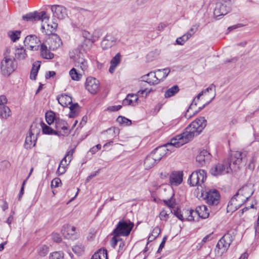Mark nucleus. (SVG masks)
<instances>
[{
  "mask_svg": "<svg viewBox=\"0 0 259 259\" xmlns=\"http://www.w3.org/2000/svg\"><path fill=\"white\" fill-rule=\"evenodd\" d=\"M198 25H193L186 33L190 37L196 32Z\"/></svg>",
  "mask_w": 259,
  "mask_h": 259,
  "instance_id": "13d9d810",
  "label": "nucleus"
},
{
  "mask_svg": "<svg viewBox=\"0 0 259 259\" xmlns=\"http://www.w3.org/2000/svg\"><path fill=\"white\" fill-rule=\"evenodd\" d=\"M210 153L205 150L201 151L196 157V162L197 166L202 167L207 164L210 160Z\"/></svg>",
  "mask_w": 259,
  "mask_h": 259,
  "instance_id": "f3484780",
  "label": "nucleus"
},
{
  "mask_svg": "<svg viewBox=\"0 0 259 259\" xmlns=\"http://www.w3.org/2000/svg\"><path fill=\"white\" fill-rule=\"evenodd\" d=\"M40 129L36 124H32L28 135L26 136L24 146L26 149H30L35 145L37 136L39 134Z\"/></svg>",
  "mask_w": 259,
  "mask_h": 259,
  "instance_id": "9b49d317",
  "label": "nucleus"
},
{
  "mask_svg": "<svg viewBox=\"0 0 259 259\" xmlns=\"http://www.w3.org/2000/svg\"><path fill=\"white\" fill-rule=\"evenodd\" d=\"M73 153H74V150L71 149L69 151L67 152V153L66 154L65 157H64V158H66V159H67V160H69V163H70L72 160V157Z\"/></svg>",
  "mask_w": 259,
  "mask_h": 259,
  "instance_id": "bf43d9fd",
  "label": "nucleus"
},
{
  "mask_svg": "<svg viewBox=\"0 0 259 259\" xmlns=\"http://www.w3.org/2000/svg\"><path fill=\"white\" fill-rule=\"evenodd\" d=\"M16 68L15 59L9 56H5L1 62V70L3 75L8 76Z\"/></svg>",
  "mask_w": 259,
  "mask_h": 259,
  "instance_id": "9d476101",
  "label": "nucleus"
},
{
  "mask_svg": "<svg viewBox=\"0 0 259 259\" xmlns=\"http://www.w3.org/2000/svg\"><path fill=\"white\" fill-rule=\"evenodd\" d=\"M40 66V64L39 62H35L33 63L30 75V79L33 80H35L36 79V76L37 74Z\"/></svg>",
  "mask_w": 259,
  "mask_h": 259,
  "instance_id": "f704fd0d",
  "label": "nucleus"
},
{
  "mask_svg": "<svg viewBox=\"0 0 259 259\" xmlns=\"http://www.w3.org/2000/svg\"><path fill=\"white\" fill-rule=\"evenodd\" d=\"M56 128L57 132L58 135H59L58 133L60 132V130H62L63 131H65L67 130V123L62 120H56Z\"/></svg>",
  "mask_w": 259,
  "mask_h": 259,
  "instance_id": "c9c22d12",
  "label": "nucleus"
},
{
  "mask_svg": "<svg viewBox=\"0 0 259 259\" xmlns=\"http://www.w3.org/2000/svg\"><path fill=\"white\" fill-rule=\"evenodd\" d=\"M72 250L75 253L79 255L83 251V247L81 245H75L73 247Z\"/></svg>",
  "mask_w": 259,
  "mask_h": 259,
  "instance_id": "3c124183",
  "label": "nucleus"
},
{
  "mask_svg": "<svg viewBox=\"0 0 259 259\" xmlns=\"http://www.w3.org/2000/svg\"><path fill=\"white\" fill-rule=\"evenodd\" d=\"M253 193L252 186L251 185H245L240 188L236 193V196H240L245 201L252 195Z\"/></svg>",
  "mask_w": 259,
  "mask_h": 259,
  "instance_id": "412c9836",
  "label": "nucleus"
},
{
  "mask_svg": "<svg viewBox=\"0 0 259 259\" xmlns=\"http://www.w3.org/2000/svg\"><path fill=\"white\" fill-rule=\"evenodd\" d=\"M248 157L249 163L248 167L250 170L254 169L255 166V162L257 159V155L255 154L249 153L246 151L243 152L236 151L232 153L231 156V161L232 162L234 165V168H239L240 165L242 163L245 164L247 161L246 157Z\"/></svg>",
  "mask_w": 259,
  "mask_h": 259,
  "instance_id": "20e7f679",
  "label": "nucleus"
},
{
  "mask_svg": "<svg viewBox=\"0 0 259 259\" xmlns=\"http://www.w3.org/2000/svg\"><path fill=\"white\" fill-rule=\"evenodd\" d=\"M211 236V234H209L205 236L201 241V245H203L207 241L209 240V239Z\"/></svg>",
  "mask_w": 259,
  "mask_h": 259,
  "instance_id": "774afa93",
  "label": "nucleus"
},
{
  "mask_svg": "<svg viewBox=\"0 0 259 259\" xmlns=\"http://www.w3.org/2000/svg\"><path fill=\"white\" fill-rule=\"evenodd\" d=\"M178 92V86L177 85H175L165 91L164 97L166 98L171 97L176 94Z\"/></svg>",
  "mask_w": 259,
  "mask_h": 259,
  "instance_id": "a19ab883",
  "label": "nucleus"
},
{
  "mask_svg": "<svg viewBox=\"0 0 259 259\" xmlns=\"http://www.w3.org/2000/svg\"><path fill=\"white\" fill-rule=\"evenodd\" d=\"M165 155L163 149L156 148L145 158L144 161L145 168L146 169H151Z\"/></svg>",
  "mask_w": 259,
  "mask_h": 259,
  "instance_id": "423d86ee",
  "label": "nucleus"
},
{
  "mask_svg": "<svg viewBox=\"0 0 259 259\" xmlns=\"http://www.w3.org/2000/svg\"><path fill=\"white\" fill-rule=\"evenodd\" d=\"M206 172L203 169H198L193 172L188 180V182L191 186H198L202 195H204V182L206 179Z\"/></svg>",
  "mask_w": 259,
  "mask_h": 259,
  "instance_id": "39448f33",
  "label": "nucleus"
},
{
  "mask_svg": "<svg viewBox=\"0 0 259 259\" xmlns=\"http://www.w3.org/2000/svg\"><path fill=\"white\" fill-rule=\"evenodd\" d=\"M21 31L19 30H10L8 32V35L13 42L17 41L20 36Z\"/></svg>",
  "mask_w": 259,
  "mask_h": 259,
  "instance_id": "58836bf2",
  "label": "nucleus"
},
{
  "mask_svg": "<svg viewBox=\"0 0 259 259\" xmlns=\"http://www.w3.org/2000/svg\"><path fill=\"white\" fill-rule=\"evenodd\" d=\"M61 233L65 238L73 239L75 238L76 228L68 224L64 225L61 229Z\"/></svg>",
  "mask_w": 259,
  "mask_h": 259,
  "instance_id": "b1692460",
  "label": "nucleus"
},
{
  "mask_svg": "<svg viewBox=\"0 0 259 259\" xmlns=\"http://www.w3.org/2000/svg\"><path fill=\"white\" fill-rule=\"evenodd\" d=\"M117 42V38L112 35H106L101 43L103 50H108L115 46Z\"/></svg>",
  "mask_w": 259,
  "mask_h": 259,
  "instance_id": "5701e85b",
  "label": "nucleus"
},
{
  "mask_svg": "<svg viewBox=\"0 0 259 259\" xmlns=\"http://www.w3.org/2000/svg\"><path fill=\"white\" fill-rule=\"evenodd\" d=\"M50 259H63L64 253L62 251H55L50 255Z\"/></svg>",
  "mask_w": 259,
  "mask_h": 259,
  "instance_id": "09e8293b",
  "label": "nucleus"
},
{
  "mask_svg": "<svg viewBox=\"0 0 259 259\" xmlns=\"http://www.w3.org/2000/svg\"><path fill=\"white\" fill-rule=\"evenodd\" d=\"M141 80L147 82L150 85L158 84V79L155 72H150L141 77Z\"/></svg>",
  "mask_w": 259,
  "mask_h": 259,
  "instance_id": "bb28decb",
  "label": "nucleus"
},
{
  "mask_svg": "<svg viewBox=\"0 0 259 259\" xmlns=\"http://www.w3.org/2000/svg\"><path fill=\"white\" fill-rule=\"evenodd\" d=\"M44 43L48 46L50 50L52 51L57 49L62 45L60 38L56 34L50 36Z\"/></svg>",
  "mask_w": 259,
  "mask_h": 259,
  "instance_id": "aec40b11",
  "label": "nucleus"
},
{
  "mask_svg": "<svg viewBox=\"0 0 259 259\" xmlns=\"http://www.w3.org/2000/svg\"><path fill=\"white\" fill-rule=\"evenodd\" d=\"M234 165L231 161V158L228 162H224L223 164H218L213 167L210 170V174L214 176L220 175L228 174L234 168Z\"/></svg>",
  "mask_w": 259,
  "mask_h": 259,
  "instance_id": "1a4fd4ad",
  "label": "nucleus"
},
{
  "mask_svg": "<svg viewBox=\"0 0 259 259\" xmlns=\"http://www.w3.org/2000/svg\"><path fill=\"white\" fill-rule=\"evenodd\" d=\"M7 102L6 97L5 96H0V107L4 106Z\"/></svg>",
  "mask_w": 259,
  "mask_h": 259,
  "instance_id": "69168bd1",
  "label": "nucleus"
},
{
  "mask_svg": "<svg viewBox=\"0 0 259 259\" xmlns=\"http://www.w3.org/2000/svg\"><path fill=\"white\" fill-rule=\"evenodd\" d=\"M190 38V37L187 33H185L179 37V45H183Z\"/></svg>",
  "mask_w": 259,
  "mask_h": 259,
  "instance_id": "6e6d98bb",
  "label": "nucleus"
},
{
  "mask_svg": "<svg viewBox=\"0 0 259 259\" xmlns=\"http://www.w3.org/2000/svg\"><path fill=\"white\" fill-rule=\"evenodd\" d=\"M166 27V25L164 23H160L157 26V29L159 31H161Z\"/></svg>",
  "mask_w": 259,
  "mask_h": 259,
  "instance_id": "338daca9",
  "label": "nucleus"
},
{
  "mask_svg": "<svg viewBox=\"0 0 259 259\" xmlns=\"http://www.w3.org/2000/svg\"><path fill=\"white\" fill-rule=\"evenodd\" d=\"M121 108V105H117V106H110L108 108L107 110L111 111H118Z\"/></svg>",
  "mask_w": 259,
  "mask_h": 259,
  "instance_id": "0e129e2a",
  "label": "nucleus"
},
{
  "mask_svg": "<svg viewBox=\"0 0 259 259\" xmlns=\"http://www.w3.org/2000/svg\"><path fill=\"white\" fill-rule=\"evenodd\" d=\"M69 75L72 80L76 81H79L82 77V74L78 72L74 68H72L70 70Z\"/></svg>",
  "mask_w": 259,
  "mask_h": 259,
  "instance_id": "37998d69",
  "label": "nucleus"
},
{
  "mask_svg": "<svg viewBox=\"0 0 259 259\" xmlns=\"http://www.w3.org/2000/svg\"><path fill=\"white\" fill-rule=\"evenodd\" d=\"M51 10L53 13L54 16L59 19H63L67 16L66 10L63 6L59 5L52 6L51 7Z\"/></svg>",
  "mask_w": 259,
  "mask_h": 259,
  "instance_id": "393cba45",
  "label": "nucleus"
},
{
  "mask_svg": "<svg viewBox=\"0 0 259 259\" xmlns=\"http://www.w3.org/2000/svg\"><path fill=\"white\" fill-rule=\"evenodd\" d=\"M205 194V200L207 203L210 205H216L219 203L220 195L215 189H210L209 191L204 189Z\"/></svg>",
  "mask_w": 259,
  "mask_h": 259,
  "instance_id": "4468645a",
  "label": "nucleus"
},
{
  "mask_svg": "<svg viewBox=\"0 0 259 259\" xmlns=\"http://www.w3.org/2000/svg\"><path fill=\"white\" fill-rule=\"evenodd\" d=\"M169 183L172 187L178 186V172L173 171L171 173L169 177Z\"/></svg>",
  "mask_w": 259,
  "mask_h": 259,
  "instance_id": "79ce46f5",
  "label": "nucleus"
},
{
  "mask_svg": "<svg viewBox=\"0 0 259 259\" xmlns=\"http://www.w3.org/2000/svg\"><path fill=\"white\" fill-rule=\"evenodd\" d=\"M206 120L200 117L192 121L181 134H179V146L191 141L198 136L206 125Z\"/></svg>",
  "mask_w": 259,
  "mask_h": 259,
  "instance_id": "f03ea898",
  "label": "nucleus"
},
{
  "mask_svg": "<svg viewBox=\"0 0 259 259\" xmlns=\"http://www.w3.org/2000/svg\"><path fill=\"white\" fill-rule=\"evenodd\" d=\"M10 109L6 106L0 107V116L3 118H7L10 115Z\"/></svg>",
  "mask_w": 259,
  "mask_h": 259,
  "instance_id": "c03bdc74",
  "label": "nucleus"
},
{
  "mask_svg": "<svg viewBox=\"0 0 259 259\" xmlns=\"http://www.w3.org/2000/svg\"><path fill=\"white\" fill-rule=\"evenodd\" d=\"M55 118V113L53 111H48L46 113V120L49 124H51L54 121Z\"/></svg>",
  "mask_w": 259,
  "mask_h": 259,
  "instance_id": "de8ad7c7",
  "label": "nucleus"
},
{
  "mask_svg": "<svg viewBox=\"0 0 259 259\" xmlns=\"http://www.w3.org/2000/svg\"><path fill=\"white\" fill-rule=\"evenodd\" d=\"M232 241V236L231 234L228 233L225 234L217 244L215 249L216 256H222L228 250Z\"/></svg>",
  "mask_w": 259,
  "mask_h": 259,
  "instance_id": "0eeeda50",
  "label": "nucleus"
},
{
  "mask_svg": "<svg viewBox=\"0 0 259 259\" xmlns=\"http://www.w3.org/2000/svg\"><path fill=\"white\" fill-rule=\"evenodd\" d=\"M40 51V55L43 58L51 59L54 58V54L50 52L52 50H50L49 47L44 43L41 44Z\"/></svg>",
  "mask_w": 259,
  "mask_h": 259,
  "instance_id": "c756f323",
  "label": "nucleus"
},
{
  "mask_svg": "<svg viewBox=\"0 0 259 259\" xmlns=\"http://www.w3.org/2000/svg\"><path fill=\"white\" fill-rule=\"evenodd\" d=\"M178 136L172 138L169 142L158 147L159 148H162L164 150V155L174 152L178 148V139H177Z\"/></svg>",
  "mask_w": 259,
  "mask_h": 259,
  "instance_id": "6ab92c4d",
  "label": "nucleus"
},
{
  "mask_svg": "<svg viewBox=\"0 0 259 259\" xmlns=\"http://www.w3.org/2000/svg\"><path fill=\"white\" fill-rule=\"evenodd\" d=\"M24 20L27 21H38L41 22V29L42 32L47 35L52 34L58 27V24L53 20H49V16L45 11L34 12L23 16Z\"/></svg>",
  "mask_w": 259,
  "mask_h": 259,
  "instance_id": "7ed1b4c3",
  "label": "nucleus"
},
{
  "mask_svg": "<svg viewBox=\"0 0 259 259\" xmlns=\"http://www.w3.org/2000/svg\"><path fill=\"white\" fill-rule=\"evenodd\" d=\"M69 164V160L66 159V158H63L62 160L61 161L57 170V172L58 173V174H64L66 171L67 166Z\"/></svg>",
  "mask_w": 259,
  "mask_h": 259,
  "instance_id": "473e14b6",
  "label": "nucleus"
},
{
  "mask_svg": "<svg viewBox=\"0 0 259 259\" xmlns=\"http://www.w3.org/2000/svg\"><path fill=\"white\" fill-rule=\"evenodd\" d=\"M49 251V247L46 245H40L37 247V251L38 255L42 257L46 256Z\"/></svg>",
  "mask_w": 259,
  "mask_h": 259,
  "instance_id": "ea45409f",
  "label": "nucleus"
},
{
  "mask_svg": "<svg viewBox=\"0 0 259 259\" xmlns=\"http://www.w3.org/2000/svg\"><path fill=\"white\" fill-rule=\"evenodd\" d=\"M116 121L120 125L123 126H129L132 124L131 120L121 116H118Z\"/></svg>",
  "mask_w": 259,
  "mask_h": 259,
  "instance_id": "49530a36",
  "label": "nucleus"
},
{
  "mask_svg": "<svg viewBox=\"0 0 259 259\" xmlns=\"http://www.w3.org/2000/svg\"><path fill=\"white\" fill-rule=\"evenodd\" d=\"M134 226V223L129 221H119L113 231V234L116 236H127Z\"/></svg>",
  "mask_w": 259,
  "mask_h": 259,
  "instance_id": "6e6552de",
  "label": "nucleus"
},
{
  "mask_svg": "<svg viewBox=\"0 0 259 259\" xmlns=\"http://www.w3.org/2000/svg\"><path fill=\"white\" fill-rule=\"evenodd\" d=\"M119 236H116L114 235V236L112 238L111 240V245L113 248H115L116 246L117 243L121 241V239L118 238L117 237H119Z\"/></svg>",
  "mask_w": 259,
  "mask_h": 259,
  "instance_id": "5fc2aeb1",
  "label": "nucleus"
},
{
  "mask_svg": "<svg viewBox=\"0 0 259 259\" xmlns=\"http://www.w3.org/2000/svg\"><path fill=\"white\" fill-rule=\"evenodd\" d=\"M166 239H167V237L166 236L163 237L162 241L161 242V243L159 245V248L157 250L158 252H160L161 251V250L162 249V248L164 247L165 242L166 241Z\"/></svg>",
  "mask_w": 259,
  "mask_h": 259,
  "instance_id": "e2e57ef3",
  "label": "nucleus"
},
{
  "mask_svg": "<svg viewBox=\"0 0 259 259\" xmlns=\"http://www.w3.org/2000/svg\"><path fill=\"white\" fill-rule=\"evenodd\" d=\"M82 36L87 40H89L92 44V34L88 31L84 30L82 32Z\"/></svg>",
  "mask_w": 259,
  "mask_h": 259,
  "instance_id": "603ef678",
  "label": "nucleus"
},
{
  "mask_svg": "<svg viewBox=\"0 0 259 259\" xmlns=\"http://www.w3.org/2000/svg\"><path fill=\"white\" fill-rule=\"evenodd\" d=\"M170 70L168 68H165L162 70L158 69L155 71L156 77L158 79V83L166 78Z\"/></svg>",
  "mask_w": 259,
  "mask_h": 259,
  "instance_id": "2f4dec72",
  "label": "nucleus"
},
{
  "mask_svg": "<svg viewBox=\"0 0 259 259\" xmlns=\"http://www.w3.org/2000/svg\"><path fill=\"white\" fill-rule=\"evenodd\" d=\"M191 214H197L198 217L202 219H206L208 217L209 212L206 206L202 205L197 206L195 211H193Z\"/></svg>",
  "mask_w": 259,
  "mask_h": 259,
  "instance_id": "a878e982",
  "label": "nucleus"
},
{
  "mask_svg": "<svg viewBox=\"0 0 259 259\" xmlns=\"http://www.w3.org/2000/svg\"><path fill=\"white\" fill-rule=\"evenodd\" d=\"M164 202L167 207L160 212L159 217L161 220L166 221L168 219V215L172 212L171 208H174L176 204L172 198L168 200H164Z\"/></svg>",
  "mask_w": 259,
  "mask_h": 259,
  "instance_id": "a211bd4d",
  "label": "nucleus"
},
{
  "mask_svg": "<svg viewBox=\"0 0 259 259\" xmlns=\"http://www.w3.org/2000/svg\"><path fill=\"white\" fill-rule=\"evenodd\" d=\"M40 43L39 38L33 34L27 35L24 41L25 46L31 51L38 50Z\"/></svg>",
  "mask_w": 259,
  "mask_h": 259,
  "instance_id": "ddd939ff",
  "label": "nucleus"
},
{
  "mask_svg": "<svg viewBox=\"0 0 259 259\" xmlns=\"http://www.w3.org/2000/svg\"><path fill=\"white\" fill-rule=\"evenodd\" d=\"M122 104L124 106H136L138 104V96L136 94H128L125 99L123 100Z\"/></svg>",
  "mask_w": 259,
  "mask_h": 259,
  "instance_id": "cd10ccee",
  "label": "nucleus"
},
{
  "mask_svg": "<svg viewBox=\"0 0 259 259\" xmlns=\"http://www.w3.org/2000/svg\"><path fill=\"white\" fill-rule=\"evenodd\" d=\"M52 239L54 241L56 242H60L61 241V238L60 235L57 233L52 234Z\"/></svg>",
  "mask_w": 259,
  "mask_h": 259,
  "instance_id": "680f3d73",
  "label": "nucleus"
},
{
  "mask_svg": "<svg viewBox=\"0 0 259 259\" xmlns=\"http://www.w3.org/2000/svg\"><path fill=\"white\" fill-rule=\"evenodd\" d=\"M121 60V56L119 53H118L111 60L110 66L109 69V72L112 74L114 72L116 68L120 64Z\"/></svg>",
  "mask_w": 259,
  "mask_h": 259,
  "instance_id": "c85d7f7f",
  "label": "nucleus"
},
{
  "mask_svg": "<svg viewBox=\"0 0 259 259\" xmlns=\"http://www.w3.org/2000/svg\"><path fill=\"white\" fill-rule=\"evenodd\" d=\"M40 126L44 134L58 135L57 132L46 125L45 123L41 122L40 123Z\"/></svg>",
  "mask_w": 259,
  "mask_h": 259,
  "instance_id": "4c0bfd02",
  "label": "nucleus"
},
{
  "mask_svg": "<svg viewBox=\"0 0 259 259\" xmlns=\"http://www.w3.org/2000/svg\"><path fill=\"white\" fill-rule=\"evenodd\" d=\"M92 259H108L107 251L106 249H103L94 254Z\"/></svg>",
  "mask_w": 259,
  "mask_h": 259,
  "instance_id": "72a5a7b5",
  "label": "nucleus"
},
{
  "mask_svg": "<svg viewBox=\"0 0 259 259\" xmlns=\"http://www.w3.org/2000/svg\"><path fill=\"white\" fill-rule=\"evenodd\" d=\"M231 10L229 4L227 3H218L216 5L214 10V15L215 17L224 16L228 14Z\"/></svg>",
  "mask_w": 259,
  "mask_h": 259,
  "instance_id": "4be33fe9",
  "label": "nucleus"
},
{
  "mask_svg": "<svg viewBox=\"0 0 259 259\" xmlns=\"http://www.w3.org/2000/svg\"><path fill=\"white\" fill-rule=\"evenodd\" d=\"M160 233V229L159 227H155L152 231L151 235L153 238L157 237Z\"/></svg>",
  "mask_w": 259,
  "mask_h": 259,
  "instance_id": "052dcab7",
  "label": "nucleus"
},
{
  "mask_svg": "<svg viewBox=\"0 0 259 259\" xmlns=\"http://www.w3.org/2000/svg\"><path fill=\"white\" fill-rule=\"evenodd\" d=\"M15 57L19 60H23L27 57L26 50L23 48H17L15 51Z\"/></svg>",
  "mask_w": 259,
  "mask_h": 259,
  "instance_id": "e433bc0d",
  "label": "nucleus"
},
{
  "mask_svg": "<svg viewBox=\"0 0 259 259\" xmlns=\"http://www.w3.org/2000/svg\"><path fill=\"white\" fill-rule=\"evenodd\" d=\"M245 201L236 194L229 201L227 206L228 212H234L239 208Z\"/></svg>",
  "mask_w": 259,
  "mask_h": 259,
  "instance_id": "dca6fc26",
  "label": "nucleus"
},
{
  "mask_svg": "<svg viewBox=\"0 0 259 259\" xmlns=\"http://www.w3.org/2000/svg\"><path fill=\"white\" fill-rule=\"evenodd\" d=\"M92 43L96 41L100 37L101 34L100 31L95 30L92 34Z\"/></svg>",
  "mask_w": 259,
  "mask_h": 259,
  "instance_id": "4d7b16f0",
  "label": "nucleus"
},
{
  "mask_svg": "<svg viewBox=\"0 0 259 259\" xmlns=\"http://www.w3.org/2000/svg\"><path fill=\"white\" fill-rule=\"evenodd\" d=\"M61 184V181L59 178L54 179L51 182L52 188H57Z\"/></svg>",
  "mask_w": 259,
  "mask_h": 259,
  "instance_id": "864d4df0",
  "label": "nucleus"
},
{
  "mask_svg": "<svg viewBox=\"0 0 259 259\" xmlns=\"http://www.w3.org/2000/svg\"><path fill=\"white\" fill-rule=\"evenodd\" d=\"M58 103L63 107H67L72 104V98L70 96L62 94L57 97Z\"/></svg>",
  "mask_w": 259,
  "mask_h": 259,
  "instance_id": "7c9ffc66",
  "label": "nucleus"
},
{
  "mask_svg": "<svg viewBox=\"0 0 259 259\" xmlns=\"http://www.w3.org/2000/svg\"><path fill=\"white\" fill-rule=\"evenodd\" d=\"M69 109L70 112L69 113V117L73 118L75 117L76 114L78 112L79 106L77 103L71 104L70 105Z\"/></svg>",
  "mask_w": 259,
  "mask_h": 259,
  "instance_id": "a18cd8bd",
  "label": "nucleus"
},
{
  "mask_svg": "<svg viewBox=\"0 0 259 259\" xmlns=\"http://www.w3.org/2000/svg\"><path fill=\"white\" fill-rule=\"evenodd\" d=\"M215 95V87L213 84L202 91L193 100L185 115L179 119V123L184 125L187 120L208 105L214 99Z\"/></svg>",
  "mask_w": 259,
  "mask_h": 259,
  "instance_id": "f257e3e1",
  "label": "nucleus"
},
{
  "mask_svg": "<svg viewBox=\"0 0 259 259\" xmlns=\"http://www.w3.org/2000/svg\"><path fill=\"white\" fill-rule=\"evenodd\" d=\"M69 55L70 58L73 60L75 66L80 68L83 71L88 69V61L84 58L81 53L75 50L70 52Z\"/></svg>",
  "mask_w": 259,
  "mask_h": 259,
  "instance_id": "f8f14e48",
  "label": "nucleus"
},
{
  "mask_svg": "<svg viewBox=\"0 0 259 259\" xmlns=\"http://www.w3.org/2000/svg\"><path fill=\"white\" fill-rule=\"evenodd\" d=\"M85 87L91 94H96L99 90L100 82L94 77H88L86 79Z\"/></svg>",
  "mask_w": 259,
  "mask_h": 259,
  "instance_id": "2eb2a0df",
  "label": "nucleus"
},
{
  "mask_svg": "<svg viewBox=\"0 0 259 259\" xmlns=\"http://www.w3.org/2000/svg\"><path fill=\"white\" fill-rule=\"evenodd\" d=\"M195 210H188L187 213L189 214L187 219L189 221H197L199 217L197 214H192L191 213Z\"/></svg>",
  "mask_w": 259,
  "mask_h": 259,
  "instance_id": "8fccbe9b",
  "label": "nucleus"
}]
</instances>
